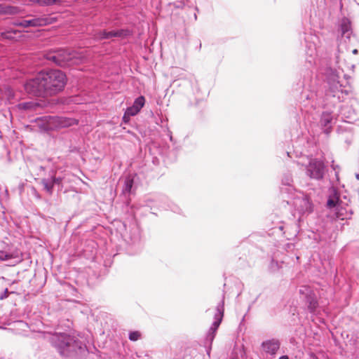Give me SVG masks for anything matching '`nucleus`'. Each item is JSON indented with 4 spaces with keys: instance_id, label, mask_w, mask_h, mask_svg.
Returning <instances> with one entry per match:
<instances>
[{
    "instance_id": "f257e3e1",
    "label": "nucleus",
    "mask_w": 359,
    "mask_h": 359,
    "mask_svg": "<svg viewBox=\"0 0 359 359\" xmlns=\"http://www.w3.org/2000/svg\"><path fill=\"white\" fill-rule=\"evenodd\" d=\"M66 76L60 70L41 71L26 81L24 88L30 95L45 97L62 91L66 84Z\"/></svg>"
},
{
    "instance_id": "f03ea898",
    "label": "nucleus",
    "mask_w": 359,
    "mask_h": 359,
    "mask_svg": "<svg viewBox=\"0 0 359 359\" xmlns=\"http://www.w3.org/2000/svg\"><path fill=\"white\" fill-rule=\"evenodd\" d=\"M50 343L60 355L68 356L82 348V343L75 337L65 333H55L50 338Z\"/></svg>"
},
{
    "instance_id": "7ed1b4c3",
    "label": "nucleus",
    "mask_w": 359,
    "mask_h": 359,
    "mask_svg": "<svg viewBox=\"0 0 359 359\" xmlns=\"http://www.w3.org/2000/svg\"><path fill=\"white\" fill-rule=\"evenodd\" d=\"M287 204H291L294 209L302 216L309 215L313 211V204L310 198L305 194L296 192L285 199Z\"/></svg>"
},
{
    "instance_id": "20e7f679",
    "label": "nucleus",
    "mask_w": 359,
    "mask_h": 359,
    "mask_svg": "<svg viewBox=\"0 0 359 359\" xmlns=\"http://www.w3.org/2000/svg\"><path fill=\"white\" fill-rule=\"evenodd\" d=\"M48 60L52 61L60 67H67L79 62L80 57L75 52H71L69 50H58L54 52L48 53L46 55Z\"/></svg>"
},
{
    "instance_id": "39448f33",
    "label": "nucleus",
    "mask_w": 359,
    "mask_h": 359,
    "mask_svg": "<svg viewBox=\"0 0 359 359\" xmlns=\"http://www.w3.org/2000/svg\"><path fill=\"white\" fill-rule=\"evenodd\" d=\"M74 120L60 116H45L39 120V127L44 131H50L72 126Z\"/></svg>"
},
{
    "instance_id": "423d86ee",
    "label": "nucleus",
    "mask_w": 359,
    "mask_h": 359,
    "mask_svg": "<svg viewBox=\"0 0 359 359\" xmlns=\"http://www.w3.org/2000/svg\"><path fill=\"white\" fill-rule=\"evenodd\" d=\"M325 168V166L322 161L311 158L308 165H306V174L311 179L320 180L324 177Z\"/></svg>"
},
{
    "instance_id": "0eeeda50",
    "label": "nucleus",
    "mask_w": 359,
    "mask_h": 359,
    "mask_svg": "<svg viewBox=\"0 0 359 359\" xmlns=\"http://www.w3.org/2000/svg\"><path fill=\"white\" fill-rule=\"evenodd\" d=\"M224 299H222L221 303H219L217 306V312L215 314L214 318L215 320L212 323L206 336V341H209L210 344L214 340L215 333L222 320V318L224 316Z\"/></svg>"
},
{
    "instance_id": "6e6552de",
    "label": "nucleus",
    "mask_w": 359,
    "mask_h": 359,
    "mask_svg": "<svg viewBox=\"0 0 359 359\" xmlns=\"http://www.w3.org/2000/svg\"><path fill=\"white\" fill-rule=\"evenodd\" d=\"M299 293L308 304V309L311 313H314L318 305L316 297L311 287L307 285H302L299 289Z\"/></svg>"
},
{
    "instance_id": "1a4fd4ad",
    "label": "nucleus",
    "mask_w": 359,
    "mask_h": 359,
    "mask_svg": "<svg viewBox=\"0 0 359 359\" xmlns=\"http://www.w3.org/2000/svg\"><path fill=\"white\" fill-rule=\"evenodd\" d=\"M54 22L53 18L48 17L35 18L31 20H25L20 22L19 27H42L50 25Z\"/></svg>"
},
{
    "instance_id": "9d476101",
    "label": "nucleus",
    "mask_w": 359,
    "mask_h": 359,
    "mask_svg": "<svg viewBox=\"0 0 359 359\" xmlns=\"http://www.w3.org/2000/svg\"><path fill=\"white\" fill-rule=\"evenodd\" d=\"M292 182V177L290 174H285L282 179V187L280 190L282 198L284 200L297 192L293 188Z\"/></svg>"
},
{
    "instance_id": "9b49d317",
    "label": "nucleus",
    "mask_w": 359,
    "mask_h": 359,
    "mask_svg": "<svg viewBox=\"0 0 359 359\" xmlns=\"http://www.w3.org/2000/svg\"><path fill=\"white\" fill-rule=\"evenodd\" d=\"M129 34V32L128 30L124 29H119V30H112V31H97L95 32L93 34V38L96 40H102V39H111L113 37H121L126 36Z\"/></svg>"
},
{
    "instance_id": "f8f14e48",
    "label": "nucleus",
    "mask_w": 359,
    "mask_h": 359,
    "mask_svg": "<svg viewBox=\"0 0 359 359\" xmlns=\"http://www.w3.org/2000/svg\"><path fill=\"white\" fill-rule=\"evenodd\" d=\"M327 206L329 208H336V210H337V217L344 219V217H341L342 216V213H341L339 210V208H342V202L339 200V194L335 189H333L331 194L329 196L327 201Z\"/></svg>"
},
{
    "instance_id": "ddd939ff",
    "label": "nucleus",
    "mask_w": 359,
    "mask_h": 359,
    "mask_svg": "<svg viewBox=\"0 0 359 359\" xmlns=\"http://www.w3.org/2000/svg\"><path fill=\"white\" fill-rule=\"evenodd\" d=\"M280 342L276 339H271L264 341L262 344V347L264 351L269 355H273L279 350Z\"/></svg>"
},
{
    "instance_id": "4468645a",
    "label": "nucleus",
    "mask_w": 359,
    "mask_h": 359,
    "mask_svg": "<svg viewBox=\"0 0 359 359\" xmlns=\"http://www.w3.org/2000/svg\"><path fill=\"white\" fill-rule=\"evenodd\" d=\"M145 104V98L144 96H139L137 97L133 105L126 109L128 111V114L132 115L133 116L137 115L141 110V109L144 107Z\"/></svg>"
},
{
    "instance_id": "2eb2a0df",
    "label": "nucleus",
    "mask_w": 359,
    "mask_h": 359,
    "mask_svg": "<svg viewBox=\"0 0 359 359\" xmlns=\"http://www.w3.org/2000/svg\"><path fill=\"white\" fill-rule=\"evenodd\" d=\"M20 12V8L19 7L0 4V14L16 15Z\"/></svg>"
},
{
    "instance_id": "dca6fc26",
    "label": "nucleus",
    "mask_w": 359,
    "mask_h": 359,
    "mask_svg": "<svg viewBox=\"0 0 359 359\" xmlns=\"http://www.w3.org/2000/svg\"><path fill=\"white\" fill-rule=\"evenodd\" d=\"M308 55L306 60L311 65L316 64V57L317 55V50L315 45L310 44L308 46V50L306 51Z\"/></svg>"
},
{
    "instance_id": "f3484780",
    "label": "nucleus",
    "mask_w": 359,
    "mask_h": 359,
    "mask_svg": "<svg viewBox=\"0 0 359 359\" xmlns=\"http://www.w3.org/2000/svg\"><path fill=\"white\" fill-rule=\"evenodd\" d=\"M341 32L342 36H346L347 38L350 37L351 34V22L347 18H344L341 22Z\"/></svg>"
},
{
    "instance_id": "a211bd4d",
    "label": "nucleus",
    "mask_w": 359,
    "mask_h": 359,
    "mask_svg": "<svg viewBox=\"0 0 359 359\" xmlns=\"http://www.w3.org/2000/svg\"><path fill=\"white\" fill-rule=\"evenodd\" d=\"M338 79H339V76L337 74L333 73L332 74L331 77L328 80L330 88H332V90L333 91H335V90H338V91L341 90L342 91L341 85L339 84Z\"/></svg>"
},
{
    "instance_id": "6ab92c4d",
    "label": "nucleus",
    "mask_w": 359,
    "mask_h": 359,
    "mask_svg": "<svg viewBox=\"0 0 359 359\" xmlns=\"http://www.w3.org/2000/svg\"><path fill=\"white\" fill-rule=\"evenodd\" d=\"M41 184L43 186L44 190L49 194H52L54 184L50 178H43L41 180Z\"/></svg>"
},
{
    "instance_id": "aec40b11",
    "label": "nucleus",
    "mask_w": 359,
    "mask_h": 359,
    "mask_svg": "<svg viewBox=\"0 0 359 359\" xmlns=\"http://www.w3.org/2000/svg\"><path fill=\"white\" fill-rule=\"evenodd\" d=\"M133 179L130 177H126L123 187V193L124 194H130L133 186Z\"/></svg>"
},
{
    "instance_id": "412c9836",
    "label": "nucleus",
    "mask_w": 359,
    "mask_h": 359,
    "mask_svg": "<svg viewBox=\"0 0 359 359\" xmlns=\"http://www.w3.org/2000/svg\"><path fill=\"white\" fill-rule=\"evenodd\" d=\"M332 120V116L330 113L323 112L321 116V118H320L321 125L325 127H327L331 123Z\"/></svg>"
},
{
    "instance_id": "4be33fe9",
    "label": "nucleus",
    "mask_w": 359,
    "mask_h": 359,
    "mask_svg": "<svg viewBox=\"0 0 359 359\" xmlns=\"http://www.w3.org/2000/svg\"><path fill=\"white\" fill-rule=\"evenodd\" d=\"M37 107L38 104L34 102H26L18 104L19 109L24 110L35 109Z\"/></svg>"
},
{
    "instance_id": "5701e85b",
    "label": "nucleus",
    "mask_w": 359,
    "mask_h": 359,
    "mask_svg": "<svg viewBox=\"0 0 359 359\" xmlns=\"http://www.w3.org/2000/svg\"><path fill=\"white\" fill-rule=\"evenodd\" d=\"M58 1L59 0H29L30 2L37 4L41 6L53 5L57 4Z\"/></svg>"
},
{
    "instance_id": "b1692460",
    "label": "nucleus",
    "mask_w": 359,
    "mask_h": 359,
    "mask_svg": "<svg viewBox=\"0 0 359 359\" xmlns=\"http://www.w3.org/2000/svg\"><path fill=\"white\" fill-rule=\"evenodd\" d=\"M17 255L13 254L8 253L4 251H0V259L2 261H6L13 258L17 257Z\"/></svg>"
},
{
    "instance_id": "393cba45",
    "label": "nucleus",
    "mask_w": 359,
    "mask_h": 359,
    "mask_svg": "<svg viewBox=\"0 0 359 359\" xmlns=\"http://www.w3.org/2000/svg\"><path fill=\"white\" fill-rule=\"evenodd\" d=\"M18 32V30H9L1 33V36L6 39H13L14 35Z\"/></svg>"
},
{
    "instance_id": "a878e982",
    "label": "nucleus",
    "mask_w": 359,
    "mask_h": 359,
    "mask_svg": "<svg viewBox=\"0 0 359 359\" xmlns=\"http://www.w3.org/2000/svg\"><path fill=\"white\" fill-rule=\"evenodd\" d=\"M140 333L138 331L131 332L129 334V339L130 341H137L140 339Z\"/></svg>"
},
{
    "instance_id": "bb28decb",
    "label": "nucleus",
    "mask_w": 359,
    "mask_h": 359,
    "mask_svg": "<svg viewBox=\"0 0 359 359\" xmlns=\"http://www.w3.org/2000/svg\"><path fill=\"white\" fill-rule=\"evenodd\" d=\"M279 263L277 261H274L273 259L271 261L269 269L271 271L274 272L277 271L280 268Z\"/></svg>"
},
{
    "instance_id": "cd10ccee",
    "label": "nucleus",
    "mask_w": 359,
    "mask_h": 359,
    "mask_svg": "<svg viewBox=\"0 0 359 359\" xmlns=\"http://www.w3.org/2000/svg\"><path fill=\"white\" fill-rule=\"evenodd\" d=\"M131 116H133L130 115L129 114H128V111L126 110V111H125V113L123 114V121L125 123H128V122H129L130 118Z\"/></svg>"
},
{
    "instance_id": "c85d7f7f",
    "label": "nucleus",
    "mask_w": 359,
    "mask_h": 359,
    "mask_svg": "<svg viewBox=\"0 0 359 359\" xmlns=\"http://www.w3.org/2000/svg\"><path fill=\"white\" fill-rule=\"evenodd\" d=\"M50 179H51V180H53V183L54 184H60V183H61V182H62V179H61L60 177H55V176H52V177H50Z\"/></svg>"
},
{
    "instance_id": "c756f323",
    "label": "nucleus",
    "mask_w": 359,
    "mask_h": 359,
    "mask_svg": "<svg viewBox=\"0 0 359 359\" xmlns=\"http://www.w3.org/2000/svg\"><path fill=\"white\" fill-rule=\"evenodd\" d=\"M331 167L332 168V169H333L334 170H335V172H336V177H337V176H338L339 165H335V164H334V161H332V164H331Z\"/></svg>"
},
{
    "instance_id": "7c9ffc66",
    "label": "nucleus",
    "mask_w": 359,
    "mask_h": 359,
    "mask_svg": "<svg viewBox=\"0 0 359 359\" xmlns=\"http://www.w3.org/2000/svg\"><path fill=\"white\" fill-rule=\"evenodd\" d=\"M8 289H5L4 290V294H2L1 297H0V299H3L4 298H6L8 297Z\"/></svg>"
},
{
    "instance_id": "2f4dec72",
    "label": "nucleus",
    "mask_w": 359,
    "mask_h": 359,
    "mask_svg": "<svg viewBox=\"0 0 359 359\" xmlns=\"http://www.w3.org/2000/svg\"><path fill=\"white\" fill-rule=\"evenodd\" d=\"M278 359H289V357L287 355H283L280 357Z\"/></svg>"
},
{
    "instance_id": "473e14b6",
    "label": "nucleus",
    "mask_w": 359,
    "mask_h": 359,
    "mask_svg": "<svg viewBox=\"0 0 359 359\" xmlns=\"http://www.w3.org/2000/svg\"><path fill=\"white\" fill-rule=\"evenodd\" d=\"M20 21H15V22H13V25H15V26H18L19 27V25L18 24H20Z\"/></svg>"
},
{
    "instance_id": "72a5a7b5",
    "label": "nucleus",
    "mask_w": 359,
    "mask_h": 359,
    "mask_svg": "<svg viewBox=\"0 0 359 359\" xmlns=\"http://www.w3.org/2000/svg\"><path fill=\"white\" fill-rule=\"evenodd\" d=\"M352 53H353V54L356 55V54H358V50L357 49H354V50H353Z\"/></svg>"
},
{
    "instance_id": "f704fd0d",
    "label": "nucleus",
    "mask_w": 359,
    "mask_h": 359,
    "mask_svg": "<svg viewBox=\"0 0 359 359\" xmlns=\"http://www.w3.org/2000/svg\"><path fill=\"white\" fill-rule=\"evenodd\" d=\"M9 97H13V93L10 90H9Z\"/></svg>"
},
{
    "instance_id": "c9c22d12",
    "label": "nucleus",
    "mask_w": 359,
    "mask_h": 359,
    "mask_svg": "<svg viewBox=\"0 0 359 359\" xmlns=\"http://www.w3.org/2000/svg\"><path fill=\"white\" fill-rule=\"evenodd\" d=\"M297 164H298V165H303V163H302V160H300V161H297Z\"/></svg>"
},
{
    "instance_id": "e433bc0d",
    "label": "nucleus",
    "mask_w": 359,
    "mask_h": 359,
    "mask_svg": "<svg viewBox=\"0 0 359 359\" xmlns=\"http://www.w3.org/2000/svg\"><path fill=\"white\" fill-rule=\"evenodd\" d=\"M355 177H356L358 180H359V174H356V175H355Z\"/></svg>"
}]
</instances>
